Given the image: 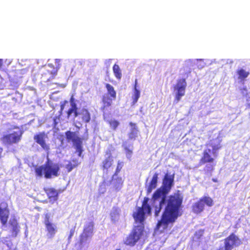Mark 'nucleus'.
<instances>
[{
    "label": "nucleus",
    "instance_id": "f704fd0d",
    "mask_svg": "<svg viewBox=\"0 0 250 250\" xmlns=\"http://www.w3.org/2000/svg\"><path fill=\"white\" fill-rule=\"evenodd\" d=\"M61 115L62 114H61V113H60V114L58 116H55V117H54V118H53V125L54 127H56L58 125L59 121H60Z\"/></svg>",
    "mask_w": 250,
    "mask_h": 250
},
{
    "label": "nucleus",
    "instance_id": "dca6fc26",
    "mask_svg": "<svg viewBox=\"0 0 250 250\" xmlns=\"http://www.w3.org/2000/svg\"><path fill=\"white\" fill-rule=\"evenodd\" d=\"M93 230V224L92 222L89 223L84 227L83 232L81 235V240H86L88 237L92 236Z\"/></svg>",
    "mask_w": 250,
    "mask_h": 250
},
{
    "label": "nucleus",
    "instance_id": "423d86ee",
    "mask_svg": "<svg viewBox=\"0 0 250 250\" xmlns=\"http://www.w3.org/2000/svg\"><path fill=\"white\" fill-rule=\"evenodd\" d=\"M34 170L37 177L43 176L46 179H51L60 175V167L59 164L53 163L47 159L43 165L36 167Z\"/></svg>",
    "mask_w": 250,
    "mask_h": 250
},
{
    "label": "nucleus",
    "instance_id": "412c9836",
    "mask_svg": "<svg viewBox=\"0 0 250 250\" xmlns=\"http://www.w3.org/2000/svg\"><path fill=\"white\" fill-rule=\"evenodd\" d=\"M74 146L76 149V151L78 152V155L79 157H82L83 152L82 148V141L81 138H78L74 140Z\"/></svg>",
    "mask_w": 250,
    "mask_h": 250
},
{
    "label": "nucleus",
    "instance_id": "5701e85b",
    "mask_svg": "<svg viewBox=\"0 0 250 250\" xmlns=\"http://www.w3.org/2000/svg\"><path fill=\"white\" fill-rule=\"evenodd\" d=\"M137 80L136 79L135 81V83H134V94L132 96L133 104H135L137 103V102L140 96V92L138 89H137Z\"/></svg>",
    "mask_w": 250,
    "mask_h": 250
},
{
    "label": "nucleus",
    "instance_id": "a211bd4d",
    "mask_svg": "<svg viewBox=\"0 0 250 250\" xmlns=\"http://www.w3.org/2000/svg\"><path fill=\"white\" fill-rule=\"evenodd\" d=\"M129 125L131 127V128L130 132L128 134V138L130 140H134L137 137L138 128L135 123L130 122Z\"/></svg>",
    "mask_w": 250,
    "mask_h": 250
},
{
    "label": "nucleus",
    "instance_id": "49530a36",
    "mask_svg": "<svg viewBox=\"0 0 250 250\" xmlns=\"http://www.w3.org/2000/svg\"><path fill=\"white\" fill-rule=\"evenodd\" d=\"M242 90H244V91H246V92H247V87H244Z\"/></svg>",
    "mask_w": 250,
    "mask_h": 250
},
{
    "label": "nucleus",
    "instance_id": "4468645a",
    "mask_svg": "<svg viewBox=\"0 0 250 250\" xmlns=\"http://www.w3.org/2000/svg\"><path fill=\"white\" fill-rule=\"evenodd\" d=\"M174 178L173 175L166 173L163 179L162 185L160 188L169 192L174 184Z\"/></svg>",
    "mask_w": 250,
    "mask_h": 250
},
{
    "label": "nucleus",
    "instance_id": "a878e982",
    "mask_svg": "<svg viewBox=\"0 0 250 250\" xmlns=\"http://www.w3.org/2000/svg\"><path fill=\"white\" fill-rule=\"evenodd\" d=\"M65 137L67 141H71L74 144V140L80 138L79 137L76 135L75 132H71L70 131H67L65 133Z\"/></svg>",
    "mask_w": 250,
    "mask_h": 250
},
{
    "label": "nucleus",
    "instance_id": "7c9ffc66",
    "mask_svg": "<svg viewBox=\"0 0 250 250\" xmlns=\"http://www.w3.org/2000/svg\"><path fill=\"white\" fill-rule=\"evenodd\" d=\"M199 202V203H212V200L209 197L204 196L200 200Z\"/></svg>",
    "mask_w": 250,
    "mask_h": 250
},
{
    "label": "nucleus",
    "instance_id": "79ce46f5",
    "mask_svg": "<svg viewBox=\"0 0 250 250\" xmlns=\"http://www.w3.org/2000/svg\"><path fill=\"white\" fill-rule=\"evenodd\" d=\"M190 73V71L186 72L185 73V75H186V77H188Z\"/></svg>",
    "mask_w": 250,
    "mask_h": 250
},
{
    "label": "nucleus",
    "instance_id": "20e7f679",
    "mask_svg": "<svg viewBox=\"0 0 250 250\" xmlns=\"http://www.w3.org/2000/svg\"><path fill=\"white\" fill-rule=\"evenodd\" d=\"M10 210L7 206L4 208L0 206V222L3 230L9 232L10 237L16 238L20 232V225L16 216H12L8 222Z\"/></svg>",
    "mask_w": 250,
    "mask_h": 250
},
{
    "label": "nucleus",
    "instance_id": "9d476101",
    "mask_svg": "<svg viewBox=\"0 0 250 250\" xmlns=\"http://www.w3.org/2000/svg\"><path fill=\"white\" fill-rule=\"evenodd\" d=\"M74 118L78 117L82 123L87 124L91 120V114L88 109L82 108L79 110L78 108L75 111L72 112V115Z\"/></svg>",
    "mask_w": 250,
    "mask_h": 250
},
{
    "label": "nucleus",
    "instance_id": "2eb2a0df",
    "mask_svg": "<svg viewBox=\"0 0 250 250\" xmlns=\"http://www.w3.org/2000/svg\"><path fill=\"white\" fill-rule=\"evenodd\" d=\"M159 174L157 172L154 174L152 178L148 185L146 187V192L147 195L149 194L153 189H155L157 186Z\"/></svg>",
    "mask_w": 250,
    "mask_h": 250
},
{
    "label": "nucleus",
    "instance_id": "72a5a7b5",
    "mask_svg": "<svg viewBox=\"0 0 250 250\" xmlns=\"http://www.w3.org/2000/svg\"><path fill=\"white\" fill-rule=\"evenodd\" d=\"M123 164L122 162H118L114 175H117L121 170Z\"/></svg>",
    "mask_w": 250,
    "mask_h": 250
},
{
    "label": "nucleus",
    "instance_id": "7ed1b4c3",
    "mask_svg": "<svg viewBox=\"0 0 250 250\" xmlns=\"http://www.w3.org/2000/svg\"><path fill=\"white\" fill-rule=\"evenodd\" d=\"M206 148L203 150L202 156L199 162L200 166L207 165L204 170L210 174L214 170L215 163L214 158L217 156L218 151L222 148L221 141L218 138L209 140L205 144Z\"/></svg>",
    "mask_w": 250,
    "mask_h": 250
},
{
    "label": "nucleus",
    "instance_id": "1a4fd4ad",
    "mask_svg": "<svg viewBox=\"0 0 250 250\" xmlns=\"http://www.w3.org/2000/svg\"><path fill=\"white\" fill-rule=\"evenodd\" d=\"M242 244L241 240L234 233H231L224 239V247L229 250L237 247Z\"/></svg>",
    "mask_w": 250,
    "mask_h": 250
},
{
    "label": "nucleus",
    "instance_id": "58836bf2",
    "mask_svg": "<svg viewBox=\"0 0 250 250\" xmlns=\"http://www.w3.org/2000/svg\"><path fill=\"white\" fill-rule=\"evenodd\" d=\"M149 199L148 197H145L142 203H147L149 201Z\"/></svg>",
    "mask_w": 250,
    "mask_h": 250
},
{
    "label": "nucleus",
    "instance_id": "c85d7f7f",
    "mask_svg": "<svg viewBox=\"0 0 250 250\" xmlns=\"http://www.w3.org/2000/svg\"><path fill=\"white\" fill-rule=\"evenodd\" d=\"M123 146L127 158L130 159L133 153V146H131V147H130L125 144H124Z\"/></svg>",
    "mask_w": 250,
    "mask_h": 250
},
{
    "label": "nucleus",
    "instance_id": "bb28decb",
    "mask_svg": "<svg viewBox=\"0 0 250 250\" xmlns=\"http://www.w3.org/2000/svg\"><path fill=\"white\" fill-rule=\"evenodd\" d=\"M113 71L116 78L120 79L122 77V72L119 66L117 64H114L113 66Z\"/></svg>",
    "mask_w": 250,
    "mask_h": 250
},
{
    "label": "nucleus",
    "instance_id": "4c0bfd02",
    "mask_svg": "<svg viewBox=\"0 0 250 250\" xmlns=\"http://www.w3.org/2000/svg\"><path fill=\"white\" fill-rule=\"evenodd\" d=\"M74 233V230L73 229L70 230L69 235L68 236V239H70L71 238V237L73 235Z\"/></svg>",
    "mask_w": 250,
    "mask_h": 250
},
{
    "label": "nucleus",
    "instance_id": "2f4dec72",
    "mask_svg": "<svg viewBox=\"0 0 250 250\" xmlns=\"http://www.w3.org/2000/svg\"><path fill=\"white\" fill-rule=\"evenodd\" d=\"M112 221L115 222L119 219V214L117 211H113L110 213Z\"/></svg>",
    "mask_w": 250,
    "mask_h": 250
},
{
    "label": "nucleus",
    "instance_id": "f03ea898",
    "mask_svg": "<svg viewBox=\"0 0 250 250\" xmlns=\"http://www.w3.org/2000/svg\"><path fill=\"white\" fill-rule=\"evenodd\" d=\"M183 208L182 204H167L156 224V229H162V232L170 229L178 217L183 214Z\"/></svg>",
    "mask_w": 250,
    "mask_h": 250
},
{
    "label": "nucleus",
    "instance_id": "f8f14e48",
    "mask_svg": "<svg viewBox=\"0 0 250 250\" xmlns=\"http://www.w3.org/2000/svg\"><path fill=\"white\" fill-rule=\"evenodd\" d=\"M47 138V135L44 131L36 134L33 137L35 141L45 151H48L50 149L49 145L46 143L45 140Z\"/></svg>",
    "mask_w": 250,
    "mask_h": 250
},
{
    "label": "nucleus",
    "instance_id": "c756f323",
    "mask_svg": "<svg viewBox=\"0 0 250 250\" xmlns=\"http://www.w3.org/2000/svg\"><path fill=\"white\" fill-rule=\"evenodd\" d=\"M55 63L56 64V68L53 71H50V73L53 76L56 75L58 70L60 69V66H61V64H60L61 60L60 59H55ZM47 71L48 72H50V71L49 70H47Z\"/></svg>",
    "mask_w": 250,
    "mask_h": 250
},
{
    "label": "nucleus",
    "instance_id": "6ab92c4d",
    "mask_svg": "<svg viewBox=\"0 0 250 250\" xmlns=\"http://www.w3.org/2000/svg\"><path fill=\"white\" fill-rule=\"evenodd\" d=\"M71 107L66 111L67 118H69L72 115V112L75 111L78 108L76 103L75 101L74 96L72 95L69 100Z\"/></svg>",
    "mask_w": 250,
    "mask_h": 250
},
{
    "label": "nucleus",
    "instance_id": "cd10ccee",
    "mask_svg": "<svg viewBox=\"0 0 250 250\" xmlns=\"http://www.w3.org/2000/svg\"><path fill=\"white\" fill-rule=\"evenodd\" d=\"M204 204H194L192 206V211L195 213H199L204 209Z\"/></svg>",
    "mask_w": 250,
    "mask_h": 250
},
{
    "label": "nucleus",
    "instance_id": "f3484780",
    "mask_svg": "<svg viewBox=\"0 0 250 250\" xmlns=\"http://www.w3.org/2000/svg\"><path fill=\"white\" fill-rule=\"evenodd\" d=\"M50 201H56L58 198V192L55 188H50L45 189Z\"/></svg>",
    "mask_w": 250,
    "mask_h": 250
},
{
    "label": "nucleus",
    "instance_id": "c9c22d12",
    "mask_svg": "<svg viewBox=\"0 0 250 250\" xmlns=\"http://www.w3.org/2000/svg\"><path fill=\"white\" fill-rule=\"evenodd\" d=\"M68 103V101L66 100H64L61 103V104H60L61 109H60V113H61V114H62V112L63 110V109H64L65 105L66 104H67Z\"/></svg>",
    "mask_w": 250,
    "mask_h": 250
},
{
    "label": "nucleus",
    "instance_id": "37998d69",
    "mask_svg": "<svg viewBox=\"0 0 250 250\" xmlns=\"http://www.w3.org/2000/svg\"><path fill=\"white\" fill-rule=\"evenodd\" d=\"M48 66L50 68H52L53 67V65L52 63H49L48 64Z\"/></svg>",
    "mask_w": 250,
    "mask_h": 250
},
{
    "label": "nucleus",
    "instance_id": "6e6552de",
    "mask_svg": "<svg viewBox=\"0 0 250 250\" xmlns=\"http://www.w3.org/2000/svg\"><path fill=\"white\" fill-rule=\"evenodd\" d=\"M22 132L21 130L14 131L12 133L3 135L0 138L4 145H12L18 144L21 139Z\"/></svg>",
    "mask_w": 250,
    "mask_h": 250
},
{
    "label": "nucleus",
    "instance_id": "a18cd8bd",
    "mask_svg": "<svg viewBox=\"0 0 250 250\" xmlns=\"http://www.w3.org/2000/svg\"><path fill=\"white\" fill-rule=\"evenodd\" d=\"M212 181L213 182H215V183L217 182V180L216 179H215V178H213V179H212Z\"/></svg>",
    "mask_w": 250,
    "mask_h": 250
},
{
    "label": "nucleus",
    "instance_id": "b1692460",
    "mask_svg": "<svg viewBox=\"0 0 250 250\" xmlns=\"http://www.w3.org/2000/svg\"><path fill=\"white\" fill-rule=\"evenodd\" d=\"M106 122L108 124L110 128L114 131L116 130L120 125V122L115 119L108 120Z\"/></svg>",
    "mask_w": 250,
    "mask_h": 250
},
{
    "label": "nucleus",
    "instance_id": "09e8293b",
    "mask_svg": "<svg viewBox=\"0 0 250 250\" xmlns=\"http://www.w3.org/2000/svg\"><path fill=\"white\" fill-rule=\"evenodd\" d=\"M207 205H208L209 206H211L212 205V204H207Z\"/></svg>",
    "mask_w": 250,
    "mask_h": 250
},
{
    "label": "nucleus",
    "instance_id": "f257e3e1",
    "mask_svg": "<svg viewBox=\"0 0 250 250\" xmlns=\"http://www.w3.org/2000/svg\"><path fill=\"white\" fill-rule=\"evenodd\" d=\"M151 208L149 204H142L141 207H138L136 211L133 214L136 222L140 223V225L133 227L129 234L124 240V243L126 246H134L142 238L145 233L144 221L146 215L151 214Z\"/></svg>",
    "mask_w": 250,
    "mask_h": 250
},
{
    "label": "nucleus",
    "instance_id": "de8ad7c7",
    "mask_svg": "<svg viewBox=\"0 0 250 250\" xmlns=\"http://www.w3.org/2000/svg\"><path fill=\"white\" fill-rule=\"evenodd\" d=\"M247 107L249 108H250V103H249L247 104Z\"/></svg>",
    "mask_w": 250,
    "mask_h": 250
},
{
    "label": "nucleus",
    "instance_id": "473e14b6",
    "mask_svg": "<svg viewBox=\"0 0 250 250\" xmlns=\"http://www.w3.org/2000/svg\"><path fill=\"white\" fill-rule=\"evenodd\" d=\"M163 204H157L155 206L154 213L156 216H158L161 210L162 205Z\"/></svg>",
    "mask_w": 250,
    "mask_h": 250
},
{
    "label": "nucleus",
    "instance_id": "8fccbe9b",
    "mask_svg": "<svg viewBox=\"0 0 250 250\" xmlns=\"http://www.w3.org/2000/svg\"><path fill=\"white\" fill-rule=\"evenodd\" d=\"M115 250H120V249H116Z\"/></svg>",
    "mask_w": 250,
    "mask_h": 250
},
{
    "label": "nucleus",
    "instance_id": "c03bdc74",
    "mask_svg": "<svg viewBox=\"0 0 250 250\" xmlns=\"http://www.w3.org/2000/svg\"><path fill=\"white\" fill-rule=\"evenodd\" d=\"M2 150H3L2 148L1 147H0V158L1 156V153L2 152Z\"/></svg>",
    "mask_w": 250,
    "mask_h": 250
},
{
    "label": "nucleus",
    "instance_id": "0eeeda50",
    "mask_svg": "<svg viewBox=\"0 0 250 250\" xmlns=\"http://www.w3.org/2000/svg\"><path fill=\"white\" fill-rule=\"evenodd\" d=\"M105 86L107 90V93L104 94L102 98V106L101 110L105 112L110 109L112 101L116 99L117 94L114 87L109 83H105Z\"/></svg>",
    "mask_w": 250,
    "mask_h": 250
},
{
    "label": "nucleus",
    "instance_id": "4be33fe9",
    "mask_svg": "<svg viewBox=\"0 0 250 250\" xmlns=\"http://www.w3.org/2000/svg\"><path fill=\"white\" fill-rule=\"evenodd\" d=\"M112 162V157L111 154H110V155L103 161V169L107 170L111 167Z\"/></svg>",
    "mask_w": 250,
    "mask_h": 250
},
{
    "label": "nucleus",
    "instance_id": "a19ab883",
    "mask_svg": "<svg viewBox=\"0 0 250 250\" xmlns=\"http://www.w3.org/2000/svg\"><path fill=\"white\" fill-rule=\"evenodd\" d=\"M3 64V60L1 59H0V68H1Z\"/></svg>",
    "mask_w": 250,
    "mask_h": 250
},
{
    "label": "nucleus",
    "instance_id": "ddd939ff",
    "mask_svg": "<svg viewBox=\"0 0 250 250\" xmlns=\"http://www.w3.org/2000/svg\"><path fill=\"white\" fill-rule=\"evenodd\" d=\"M44 225L47 232V235L49 238L54 237L57 231V227L56 225L49 221V216L46 214L44 220Z\"/></svg>",
    "mask_w": 250,
    "mask_h": 250
},
{
    "label": "nucleus",
    "instance_id": "aec40b11",
    "mask_svg": "<svg viewBox=\"0 0 250 250\" xmlns=\"http://www.w3.org/2000/svg\"><path fill=\"white\" fill-rule=\"evenodd\" d=\"M80 164L77 159H72L68 162V163L65 166V168L67 172H70L74 168L77 167Z\"/></svg>",
    "mask_w": 250,
    "mask_h": 250
},
{
    "label": "nucleus",
    "instance_id": "ea45409f",
    "mask_svg": "<svg viewBox=\"0 0 250 250\" xmlns=\"http://www.w3.org/2000/svg\"><path fill=\"white\" fill-rule=\"evenodd\" d=\"M217 250H229L226 248H225L224 246L223 247H220Z\"/></svg>",
    "mask_w": 250,
    "mask_h": 250
},
{
    "label": "nucleus",
    "instance_id": "3c124183",
    "mask_svg": "<svg viewBox=\"0 0 250 250\" xmlns=\"http://www.w3.org/2000/svg\"><path fill=\"white\" fill-rule=\"evenodd\" d=\"M249 115L250 116V113H249Z\"/></svg>",
    "mask_w": 250,
    "mask_h": 250
},
{
    "label": "nucleus",
    "instance_id": "e433bc0d",
    "mask_svg": "<svg viewBox=\"0 0 250 250\" xmlns=\"http://www.w3.org/2000/svg\"><path fill=\"white\" fill-rule=\"evenodd\" d=\"M203 233H204V230H202V229H200V230H199L198 231H196L195 233V236H197V238L198 239H199L200 238V237L203 235Z\"/></svg>",
    "mask_w": 250,
    "mask_h": 250
},
{
    "label": "nucleus",
    "instance_id": "9b49d317",
    "mask_svg": "<svg viewBox=\"0 0 250 250\" xmlns=\"http://www.w3.org/2000/svg\"><path fill=\"white\" fill-rule=\"evenodd\" d=\"M187 83L185 79H181L178 80L175 85L176 94L175 98V102L177 103L181 99V97L185 95Z\"/></svg>",
    "mask_w": 250,
    "mask_h": 250
},
{
    "label": "nucleus",
    "instance_id": "39448f33",
    "mask_svg": "<svg viewBox=\"0 0 250 250\" xmlns=\"http://www.w3.org/2000/svg\"><path fill=\"white\" fill-rule=\"evenodd\" d=\"M169 192L159 188L153 193L151 201L153 203H182L183 196L179 190L170 195L167 202V195Z\"/></svg>",
    "mask_w": 250,
    "mask_h": 250
},
{
    "label": "nucleus",
    "instance_id": "393cba45",
    "mask_svg": "<svg viewBox=\"0 0 250 250\" xmlns=\"http://www.w3.org/2000/svg\"><path fill=\"white\" fill-rule=\"evenodd\" d=\"M237 74L238 75V79L241 80H244L250 74L248 71H246L243 69H239L237 71Z\"/></svg>",
    "mask_w": 250,
    "mask_h": 250
}]
</instances>
